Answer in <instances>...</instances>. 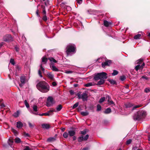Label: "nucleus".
I'll list each match as a JSON object with an SVG mask.
<instances>
[{"mask_svg":"<svg viewBox=\"0 0 150 150\" xmlns=\"http://www.w3.org/2000/svg\"><path fill=\"white\" fill-rule=\"evenodd\" d=\"M37 89L40 92L45 93L50 90V86L46 82L42 81L39 82L37 85Z\"/></svg>","mask_w":150,"mask_h":150,"instance_id":"obj_1","label":"nucleus"},{"mask_svg":"<svg viewBox=\"0 0 150 150\" xmlns=\"http://www.w3.org/2000/svg\"><path fill=\"white\" fill-rule=\"evenodd\" d=\"M146 115V112L145 111H139L134 114L133 116V119L134 120H139L142 117H145Z\"/></svg>","mask_w":150,"mask_h":150,"instance_id":"obj_2","label":"nucleus"},{"mask_svg":"<svg viewBox=\"0 0 150 150\" xmlns=\"http://www.w3.org/2000/svg\"><path fill=\"white\" fill-rule=\"evenodd\" d=\"M107 74L104 72L98 73L95 75L94 79L95 80H98L100 79H106L107 78Z\"/></svg>","mask_w":150,"mask_h":150,"instance_id":"obj_3","label":"nucleus"},{"mask_svg":"<svg viewBox=\"0 0 150 150\" xmlns=\"http://www.w3.org/2000/svg\"><path fill=\"white\" fill-rule=\"evenodd\" d=\"M76 47L74 45H69L66 48V52L68 55L69 54L71 53L74 52L75 51Z\"/></svg>","mask_w":150,"mask_h":150,"instance_id":"obj_4","label":"nucleus"},{"mask_svg":"<svg viewBox=\"0 0 150 150\" xmlns=\"http://www.w3.org/2000/svg\"><path fill=\"white\" fill-rule=\"evenodd\" d=\"M77 95L79 99H82L83 101H86L87 100L88 95L86 92L83 93L82 94L79 93Z\"/></svg>","mask_w":150,"mask_h":150,"instance_id":"obj_5","label":"nucleus"},{"mask_svg":"<svg viewBox=\"0 0 150 150\" xmlns=\"http://www.w3.org/2000/svg\"><path fill=\"white\" fill-rule=\"evenodd\" d=\"M54 103L53 98L51 96H49L47 99V105L48 107L50 106Z\"/></svg>","mask_w":150,"mask_h":150,"instance_id":"obj_6","label":"nucleus"},{"mask_svg":"<svg viewBox=\"0 0 150 150\" xmlns=\"http://www.w3.org/2000/svg\"><path fill=\"white\" fill-rule=\"evenodd\" d=\"M12 39V38L10 35H6L3 38V41L5 42L9 41L11 40Z\"/></svg>","mask_w":150,"mask_h":150,"instance_id":"obj_7","label":"nucleus"},{"mask_svg":"<svg viewBox=\"0 0 150 150\" xmlns=\"http://www.w3.org/2000/svg\"><path fill=\"white\" fill-rule=\"evenodd\" d=\"M111 63L110 60H107L104 62H103L102 63V67L103 68H105L106 66H109Z\"/></svg>","mask_w":150,"mask_h":150,"instance_id":"obj_8","label":"nucleus"},{"mask_svg":"<svg viewBox=\"0 0 150 150\" xmlns=\"http://www.w3.org/2000/svg\"><path fill=\"white\" fill-rule=\"evenodd\" d=\"M47 75L48 77L51 80L54 81V75L51 72H48L47 73Z\"/></svg>","mask_w":150,"mask_h":150,"instance_id":"obj_9","label":"nucleus"},{"mask_svg":"<svg viewBox=\"0 0 150 150\" xmlns=\"http://www.w3.org/2000/svg\"><path fill=\"white\" fill-rule=\"evenodd\" d=\"M108 104L109 105H115V103L113 101L111 100V98L109 96H108Z\"/></svg>","mask_w":150,"mask_h":150,"instance_id":"obj_10","label":"nucleus"},{"mask_svg":"<svg viewBox=\"0 0 150 150\" xmlns=\"http://www.w3.org/2000/svg\"><path fill=\"white\" fill-rule=\"evenodd\" d=\"M75 133L76 132L75 130H70L68 132L69 134L70 137H73L74 136L75 134Z\"/></svg>","mask_w":150,"mask_h":150,"instance_id":"obj_11","label":"nucleus"},{"mask_svg":"<svg viewBox=\"0 0 150 150\" xmlns=\"http://www.w3.org/2000/svg\"><path fill=\"white\" fill-rule=\"evenodd\" d=\"M42 128L47 129H49L50 127V125L47 124H42Z\"/></svg>","mask_w":150,"mask_h":150,"instance_id":"obj_12","label":"nucleus"},{"mask_svg":"<svg viewBox=\"0 0 150 150\" xmlns=\"http://www.w3.org/2000/svg\"><path fill=\"white\" fill-rule=\"evenodd\" d=\"M23 126V124L20 121L18 122H17V127L18 128H21Z\"/></svg>","mask_w":150,"mask_h":150,"instance_id":"obj_13","label":"nucleus"},{"mask_svg":"<svg viewBox=\"0 0 150 150\" xmlns=\"http://www.w3.org/2000/svg\"><path fill=\"white\" fill-rule=\"evenodd\" d=\"M56 140V138L55 137H51L47 139V141L49 142H52L55 141Z\"/></svg>","mask_w":150,"mask_h":150,"instance_id":"obj_14","label":"nucleus"},{"mask_svg":"<svg viewBox=\"0 0 150 150\" xmlns=\"http://www.w3.org/2000/svg\"><path fill=\"white\" fill-rule=\"evenodd\" d=\"M20 81L22 83L25 84V76H21L20 77Z\"/></svg>","mask_w":150,"mask_h":150,"instance_id":"obj_15","label":"nucleus"},{"mask_svg":"<svg viewBox=\"0 0 150 150\" xmlns=\"http://www.w3.org/2000/svg\"><path fill=\"white\" fill-rule=\"evenodd\" d=\"M100 80L98 82L97 85H100L103 84L105 82V80L102 79H100Z\"/></svg>","mask_w":150,"mask_h":150,"instance_id":"obj_16","label":"nucleus"},{"mask_svg":"<svg viewBox=\"0 0 150 150\" xmlns=\"http://www.w3.org/2000/svg\"><path fill=\"white\" fill-rule=\"evenodd\" d=\"M55 110H50V111H48L47 112H46V113H47V116H50V115H52L53 114V112H55Z\"/></svg>","mask_w":150,"mask_h":150,"instance_id":"obj_17","label":"nucleus"},{"mask_svg":"<svg viewBox=\"0 0 150 150\" xmlns=\"http://www.w3.org/2000/svg\"><path fill=\"white\" fill-rule=\"evenodd\" d=\"M8 142L9 145L10 146H11L13 142V140L12 138L9 139Z\"/></svg>","mask_w":150,"mask_h":150,"instance_id":"obj_18","label":"nucleus"},{"mask_svg":"<svg viewBox=\"0 0 150 150\" xmlns=\"http://www.w3.org/2000/svg\"><path fill=\"white\" fill-rule=\"evenodd\" d=\"M103 24L105 26L108 27L109 26L110 23L106 20H104L103 22Z\"/></svg>","mask_w":150,"mask_h":150,"instance_id":"obj_19","label":"nucleus"},{"mask_svg":"<svg viewBox=\"0 0 150 150\" xmlns=\"http://www.w3.org/2000/svg\"><path fill=\"white\" fill-rule=\"evenodd\" d=\"M48 59L45 57H43L42 58V62L44 63L43 64H46Z\"/></svg>","mask_w":150,"mask_h":150,"instance_id":"obj_20","label":"nucleus"},{"mask_svg":"<svg viewBox=\"0 0 150 150\" xmlns=\"http://www.w3.org/2000/svg\"><path fill=\"white\" fill-rule=\"evenodd\" d=\"M111 112V109L110 108H107L105 110L104 112L105 114H108L110 113Z\"/></svg>","mask_w":150,"mask_h":150,"instance_id":"obj_21","label":"nucleus"},{"mask_svg":"<svg viewBox=\"0 0 150 150\" xmlns=\"http://www.w3.org/2000/svg\"><path fill=\"white\" fill-rule=\"evenodd\" d=\"M141 36V34H137L134 36V39L136 40L139 39Z\"/></svg>","mask_w":150,"mask_h":150,"instance_id":"obj_22","label":"nucleus"},{"mask_svg":"<svg viewBox=\"0 0 150 150\" xmlns=\"http://www.w3.org/2000/svg\"><path fill=\"white\" fill-rule=\"evenodd\" d=\"M15 141L16 143H19L21 142V139L18 137H16L15 139Z\"/></svg>","mask_w":150,"mask_h":150,"instance_id":"obj_23","label":"nucleus"},{"mask_svg":"<svg viewBox=\"0 0 150 150\" xmlns=\"http://www.w3.org/2000/svg\"><path fill=\"white\" fill-rule=\"evenodd\" d=\"M19 112L18 111H17L16 112L13 114V116L15 117H17L19 116Z\"/></svg>","mask_w":150,"mask_h":150,"instance_id":"obj_24","label":"nucleus"},{"mask_svg":"<svg viewBox=\"0 0 150 150\" xmlns=\"http://www.w3.org/2000/svg\"><path fill=\"white\" fill-rule=\"evenodd\" d=\"M94 85V83H89L85 84V86L88 87Z\"/></svg>","mask_w":150,"mask_h":150,"instance_id":"obj_25","label":"nucleus"},{"mask_svg":"<svg viewBox=\"0 0 150 150\" xmlns=\"http://www.w3.org/2000/svg\"><path fill=\"white\" fill-rule=\"evenodd\" d=\"M0 106L1 108L5 107V105L3 103V100L2 99L0 100Z\"/></svg>","mask_w":150,"mask_h":150,"instance_id":"obj_26","label":"nucleus"},{"mask_svg":"<svg viewBox=\"0 0 150 150\" xmlns=\"http://www.w3.org/2000/svg\"><path fill=\"white\" fill-rule=\"evenodd\" d=\"M126 107L127 108H130L133 106V105L130 103H127L125 105Z\"/></svg>","mask_w":150,"mask_h":150,"instance_id":"obj_27","label":"nucleus"},{"mask_svg":"<svg viewBox=\"0 0 150 150\" xmlns=\"http://www.w3.org/2000/svg\"><path fill=\"white\" fill-rule=\"evenodd\" d=\"M48 59L51 62H54V63L57 62V61L53 58H48Z\"/></svg>","mask_w":150,"mask_h":150,"instance_id":"obj_28","label":"nucleus"},{"mask_svg":"<svg viewBox=\"0 0 150 150\" xmlns=\"http://www.w3.org/2000/svg\"><path fill=\"white\" fill-rule=\"evenodd\" d=\"M81 114L83 116H86L88 114V113L87 111L82 112H81Z\"/></svg>","mask_w":150,"mask_h":150,"instance_id":"obj_29","label":"nucleus"},{"mask_svg":"<svg viewBox=\"0 0 150 150\" xmlns=\"http://www.w3.org/2000/svg\"><path fill=\"white\" fill-rule=\"evenodd\" d=\"M62 108V106L61 105H58L56 108V109L57 111H59Z\"/></svg>","mask_w":150,"mask_h":150,"instance_id":"obj_30","label":"nucleus"},{"mask_svg":"<svg viewBox=\"0 0 150 150\" xmlns=\"http://www.w3.org/2000/svg\"><path fill=\"white\" fill-rule=\"evenodd\" d=\"M52 68L53 71H59V69L54 66H52Z\"/></svg>","mask_w":150,"mask_h":150,"instance_id":"obj_31","label":"nucleus"},{"mask_svg":"<svg viewBox=\"0 0 150 150\" xmlns=\"http://www.w3.org/2000/svg\"><path fill=\"white\" fill-rule=\"evenodd\" d=\"M118 73V72L116 70H114L112 74V75L113 76L117 75Z\"/></svg>","mask_w":150,"mask_h":150,"instance_id":"obj_32","label":"nucleus"},{"mask_svg":"<svg viewBox=\"0 0 150 150\" xmlns=\"http://www.w3.org/2000/svg\"><path fill=\"white\" fill-rule=\"evenodd\" d=\"M78 141L79 142H81L83 140V136L79 137L78 139Z\"/></svg>","mask_w":150,"mask_h":150,"instance_id":"obj_33","label":"nucleus"},{"mask_svg":"<svg viewBox=\"0 0 150 150\" xmlns=\"http://www.w3.org/2000/svg\"><path fill=\"white\" fill-rule=\"evenodd\" d=\"M69 135L68 133L65 132L63 134V136L64 138H66L68 137Z\"/></svg>","mask_w":150,"mask_h":150,"instance_id":"obj_34","label":"nucleus"},{"mask_svg":"<svg viewBox=\"0 0 150 150\" xmlns=\"http://www.w3.org/2000/svg\"><path fill=\"white\" fill-rule=\"evenodd\" d=\"M24 102L25 104V105L26 106V107L27 108H29V105L28 103L27 102V101L26 100H24Z\"/></svg>","mask_w":150,"mask_h":150,"instance_id":"obj_35","label":"nucleus"},{"mask_svg":"<svg viewBox=\"0 0 150 150\" xmlns=\"http://www.w3.org/2000/svg\"><path fill=\"white\" fill-rule=\"evenodd\" d=\"M105 100V98L104 97H103L101 98L99 100V103H101L103 102Z\"/></svg>","mask_w":150,"mask_h":150,"instance_id":"obj_36","label":"nucleus"},{"mask_svg":"<svg viewBox=\"0 0 150 150\" xmlns=\"http://www.w3.org/2000/svg\"><path fill=\"white\" fill-rule=\"evenodd\" d=\"M135 69L137 71L139 69H142V68L141 67V66L139 64L136 66V67H135Z\"/></svg>","mask_w":150,"mask_h":150,"instance_id":"obj_37","label":"nucleus"},{"mask_svg":"<svg viewBox=\"0 0 150 150\" xmlns=\"http://www.w3.org/2000/svg\"><path fill=\"white\" fill-rule=\"evenodd\" d=\"M97 110L98 111H99L101 110V106L99 104H98L97 106Z\"/></svg>","mask_w":150,"mask_h":150,"instance_id":"obj_38","label":"nucleus"},{"mask_svg":"<svg viewBox=\"0 0 150 150\" xmlns=\"http://www.w3.org/2000/svg\"><path fill=\"white\" fill-rule=\"evenodd\" d=\"M33 108L34 111L35 112H37V107L36 105H33Z\"/></svg>","mask_w":150,"mask_h":150,"instance_id":"obj_39","label":"nucleus"},{"mask_svg":"<svg viewBox=\"0 0 150 150\" xmlns=\"http://www.w3.org/2000/svg\"><path fill=\"white\" fill-rule=\"evenodd\" d=\"M141 106V105H136L134 106L132 109V110H133L137 108H139Z\"/></svg>","mask_w":150,"mask_h":150,"instance_id":"obj_40","label":"nucleus"},{"mask_svg":"<svg viewBox=\"0 0 150 150\" xmlns=\"http://www.w3.org/2000/svg\"><path fill=\"white\" fill-rule=\"evenodd\" d=\"M144 91L146 93L149 92H150V89L149 88H146L144 90Z\"/></svg>","mask_w":150,"mask_h":150,"instance_id":"obj_41","label":"nucleus"},{"mask_svg":"<svg viewBox=\"0 0 150 150\" xmlns=\"http://www.w3.org/2000/svg\"><path fill=\"white\" fill-rule=\"evenodd\" d=\"M12 131L14 133L15 135H16L18 134V132L16 130L14 129L12 130Z\"/></svg>","mask_w":150,"mask_h":150,"instance_id":"obj_42","label":"nucleus"},{"mask_svg":"<svg viewBox=\"0 0 150 150\" xmlns=\"http://www.w3.org/2000/svg\"><path fill=\"white\" fill-rule=\"evenodd\" d=\"M79 105V103L78 102L76 103L73 106L72 108L74 109L77 107Z\"/></svg>","mask_w":150,"mask_h":150,"instance_id":"obj_43","label":"nucleus"},{"mask_svg":"<svg viewBox=\"0 0 150 150\" xmlns=\"http://www.w3.org/2000/svg\"><path fill=\"white\" fill-rule=\"evenodd\" d=\"M126 79V77L124 76H122L120 77V79L122 81H124Z\"/></svg>","mask_w":150,"mask_h":150,"instance_id":"obj_44","label":"nucleus"},{"mask_svg":"<svg viewBox=\"0 0 150 150\" xmlns=\"http://www.w3.org/2000/svg\"><path fill=\"white\" fill-rule=\"evenodd\" d=\"M143 61V59H140L137 61V63L139 64H140L142 63Z\"/></svg>","mask_w":150,"mask_h":150,"instance_id":"obj_45","label":"nucleus"},{"mask_svg":"<svg viewBox=\"0 0 150 150\" xmlns=\"http://www.w3.org/2000/svg\"><path fill=\"white\" fill-rule=\"evenodd\" d=\"M86 129L83 130V131H81V133L82 134L84 135L86 134Z\"/></svg>","mask_w":150,"mask_h":150,"instance_id":"obj_46","label":"nucleus"},{"mask_svg":"<svg viewBox=\"0 0 150 150\" xmlns=\"http://www.w3.org/2000/svg\"><path fill=\"white\" fill-rule=\"evenodd\" d=\"M10 62L13 65H14L15 64L13 59H11L10 61Z\"/></svg>","mask_w":150,"mask_h":150,"instance_id":"obj_47","label":"nucleus"},{"mask_svg":"<svg viewBox=\"0 0 150 150\" xmlns=\"http://www.w3.org/2000/svg\"><path fill=\"white\" fill-rule=\"evenodd\" d=\"M131 142H132L131 140L130 139H129L127 141L126 144H130L131 143Z\"/></svg>","mask_w":150,"mask_h":150,"instance_id":"obj_48","label":"nucleus"},{"mask_svg":"<svg viewBox=\"0 0 150 150\" xmlns=\"http://www.w3.org/2000/svg\"><path fill=\"white\" fill-rule=\"evenodd\" d=\"M42 19L43 20L45 21H46L47 20V18L46 15H44L42 18Z\"/></svg>","mask_w":150,"mask_h":150,"instance_id":"obj_49","label":"nucleus"},{"mask_svg":"<svg viewBox=\"0 0 150 150\" xmlns=\"http://www.w3.org/2000/svg\"><path fill=\"white\" fill-rule=\"evenodd\" d=\"M89 136L88 134L86 135L83 138V140H86L88 138Z\"/></svg>","mask_w":150,"mask_h":150,"instance_id":"obj_50","label":"nucleus"},{"mask_svg":"<svg viewBox=\"0 0 150 150\" xmlns=\"http://www.w3.org/2000/svg\"><path fill=\"white\" fill-rule=\"evenodd\" d=\"M42 13L44 15H46V11H45V7L44 8V10L42 12Z\"/></svg>","mask_w":150,"mask_h":150,"instance_id":"obj_51","label":"nucleus"},{"mask_svg":"<svg viewBox=\"0 0 150 150\" xmlns=\"http://www.w3.org/2000/svg\"><path fill=\"white\" fill-rule=\"evenodd\" d=\"M77 2L76 3L77 5L79 4L80 5L81 4L82 2V1H76Z\"/></svg>","mask_w":150,"mask_h":150,"instance_id":"obj_52","label":"nucleus"},{"mask_svg":"<svg viewBox=\"0 0 150 150\" xmlns=\"http://www.w3.org/2000/svg\"><path fill=\"white\" fill-rule=\"evenodd\" d=\"M47 113H46V112L43 113L42 114H39V115L41 116H42L43 115L47 116Z\"/></svg>","mask_w":150,"mask_h":150,"instance_id":"obj_53","label":"nucleus"},{"mask_svg":"<svg viewBox=\"0 0 150 150\" xmlns=\"http://www.w3.org/2000/svg\"><path fill=\"white\" fill-rule=\"evenodd\" d=\"M38 74L39 75V76H40L41 77H42V74L41 72L40 71V70H39L38 71Z\"/></svg>","mask_w":150,"mask_h":150,"instance_id":"obj_54","label":"nucleus"},{"mask_svg":"<svg viewBox=\"0 0 150 150\" xmlns=\"http://www.w3.org/2000/svg\"><path fill=\"white\" fill-rule=\"evenodd\" d=\"M142 78V79H145L146 80H148L149 79L146 76H143Z\"/></svg>","mask_w":150,"mask_h":150,"instance_id":"obj_55","label":"nucleus"},{"mask_svg":"<svg viewBox=\"0 0 150 150\" xmlns=\"http://www.w3.org/2000/svg\"><path fill=\"white\" fill-rule=\"evenodd\" d=\"M40 69L42 71H44L45 70L44 69L43 67L42 66V64H41L40 65Z\"/></svg>","mask_w":150,"mask_h":150,"instance_id":"obj_56","label":"nucleus"},{"mask_svg":"<svg viewBox=\"0 0 150 150\" xmlns=\"http://www.w3.org/2000/svg\"><path fill=\"white\" fill-rule=\"evenodd\" d=\"M28 125H29V126L30 128H33V125L30 122H29L28 123Z\"/></svg>","mask_w":150,"mask_h":150,"instance_id":"obj_57","label":"nucleus"},{"mask_svg":"<svg viewBox=\"0 0 150 150\" xmlns=\"http://www.w3.org/2000/svg\"><path fill=\"white\" fill-rule=\"evenodd\" d=\"M65 73L67 74H70L72 73V71H65Z\"/></svg>","mask_w":150,"mask_h":150,"instance_id":"obj_58","label":"nucleus"},{"mask_svg":"<svg viewBox=\"0 0 150 150\" xmlns=\"http://www.w3.org/2000/svg\"><path fill=\"white\" fill-rule=\"evenodd\" d=\"M69 92H70V94L71 95H73L74 93V92L72 90H70L69 91Z\"/></svg>","mask_w":150,"mask_h":150,"instance_id":"obj_59","label":"nucleus"},{"mask_svg":"<svg viewBox=\"0 0 150 150\" xmlns=\"http://www.w3.org/2000/svg\"><path fill=\"white\" fill-rule=\"evenodd\" d=\"M110 82L112 84H115V81L113 80H110Z\"/></svg>","mask_w":150,"mask_h":150,"instance_id":"obj_60","label":"nucleus"},{"mask_svg":"<svg viewBox=\"0 0 150 150\" xmlns=\"http://www.w3.org/2000/svg\"><path fill=\"white\" fill-rule=\"evenodd\" d=\"M52 85L53 86H55L57 85V83L56 82H53L52 83Z\"/></svg>","mask_w":150,"mask_h":150,"instance_id":"obj_61","label":"nucleus"},{"mask_svg":"<svg viewBox=\"0 0 150 150\" xmlns=\"http://www.w3.org/2000/svg\"><path fill=\"white\" fill-rule=\"evenodd\" d=\"M24 135L27 137H28L29 136V134L28 133H26L25 132L24 133Z\"/></svg>","mask_w":150,"mask_h":150,"instance_id":"obj_62","label":"nucleus"},{"mask_svg":"<svg viewBox=\"0 0 150 150\" xmlns=\"http://www.w3.org/2000/svg\"><path fill=\"white\" fill-rule=\"evenodd\" d=\"M24 150H30V148L28 146H26Z\"/></svg>","mask_w":150,"mask_h":150,"instance_id":"obj_63","label":"nucleus"},{"mask_svg":"<svg viewBox=\"0 0 150 150\" xmlns=\"http://www.w3.org/2000/svg\"><path fill=\"white\" fill-rule=\"evenodd\" d=\"M15 49L16 51L17 52H18L19 51V49L17 47H15Z\"/></svg>","mask_w":150,"mask_h":150,"instance_id":"obj_64","label":"nucleus"}]
</instances>
